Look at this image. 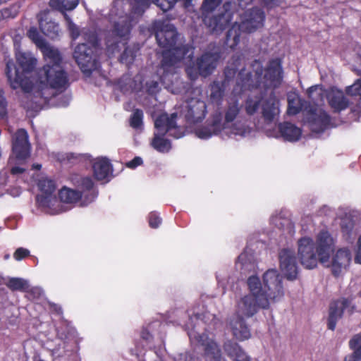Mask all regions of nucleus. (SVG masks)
<instances>
[{
  "label": "nucleus",
  "instance_id": "1",
  "mask_svg": "<svg viewBox=\"0 0 361 361\" xmlns=\"http://www.w3.org/2000/svg\"><path fill=\"white\" fill-rule=\"evenodd\" d=\"M334 250L335 240L326 230L318 233L315 242L309 237L301 238L298 241V258L305 269H314L319 262L330 267L332 274L338 277L349 266L351 255L347 249H339L333 255L329 264L330 257Z\"/></svg>",
  "mask_w": 361,
  "mask_h": 361
},
{
  "label": "nucleus",
  "instance_id": "2",
  "mask_svg": "<svg viewBox=\"0 0 361 361\" xmlns=\"http://www.w3.org/2000/svg\"><path fill=\"white\" fill-rule=\"evenodd\" d=\"M262 279L263 284L257 276H250L247 279L250 293L237 302L235 314L243 317H252L259 310L269 309L270 300L275 302L283 298L282 277L276 269H268Z\"/></svg>",
  "mask_w": 361,
  "mask_h": 361
},
{
  "label": "nucleus",
  "instance_id": "3",
  "mask_svg": "<svg viewBox=\"0 0 361 361\" xmlns=\"http://www.w3.org/2000/svg\"><path fill=\"white\" fill-rule=\"evenodd\" d=\"M149 30L155 36L158 45L164 49L159 68V71H162L160 80L164 82L167 77L175 73L178 63L188 56L190 47L183 44L176 45L178 33L176 27L164 20H154Z\"/></svg>",
  "mask_w": 361,
  "mask_h": 361
},
{
  "label": "nucleus",
  "instance_id": "4",
  "mask_svg": "<svg viewBox=\"0 0 361 361\" xmlns=\"http://www.w3.org/2000/svg\"><path fill=\"white\" fill-rule=\"evenodd\" d=\"M250 68L251 71H249L242 68L238 74L236 85L240 87V91H252L261 87L265 90L276 89L281 85L283 71L280 59L269 60L265 68L260 61L255 59Z\"/></svg>",
  "mask_w": 361,
  "mask_h": 361
},
{
  "label": "nucleus",
  "instance_id": "5",
  "mask_svg": "<svg viewBox=\"0 0 361 361\" xmlns=\"http://www.w3.org/2000/svg\"><path fill=\"white\" fill-rule=\"evenodd\" d=\"M133 21L130 16L120 18L105 32L104 38L106 52L109 57L114 56L124 49L120 54L118 61L127 66L133 63L140 51L138 44L128 45L133 27Z\"/></svg>",
  "mask_w": 361,
  "mask_h": 361
},
{
  "label": "nucleus",
  "instance_id": "6",
  "mask_svg": "<svg viewBox=\"0 0 361 361\" xmlns=\"http://www.w3.org/2000/svg\"><path fill=\"white\" fill-rule=\"evenodd\" d=\"M16 58L18 66L10 58V56H4L5 74L8 82L13 90L21 87L25 93L20 99V106L24 109L29 111L32 108V105L30 102L31 94H29L32 90V85L25 76V73H30L35 69L37 60L30 54L20 51L16 54Z\"/></svg>",
  "mask_w": 361,
  "mask_h": 361
},
{
  "label": "nucleus",
  "instance_id": "7",
  "mask_svg": "<svg viewBox=\"0 0 361 361\" xmlns=\"http://www.w3.org/2000/svg\"><path fill=\"white\" fill-rule=\"evenodd\" d=\"M47 63L37 72L41 92L47 88L63 91L69 85L67 73L61 66L62 56L57 49L46 44L42 49ZM41 97L47 98L43 92Z\"/></svg>",
  "mask_w": 361,
  "mask_h": 361
},
{
  "label": "nucleus",
  "instance_id": "8",
  "mask_svg": "<svg viewBox=\"0 0 361 361\" xmlns=\"http://www.w3.org/2000/svg\"><path fill=\"white\" fill-rule=\"evenodd\" d=\"M222 1L203 0L200 7L202 20L212 34H221L231 24L233 18V4L231 1H226L218 13H214Z\"/></svg>",
  "mask_w": 361,
  "mask_h": 361
},
{
  "label": "nucleus",
  "instance_id": "9",
  "mask_svg": "<svg viewBox=\"0 0 361 361\" xmlns=\"http://www.w3.org/2000/svg\"><path fill=\"white\" fill-rule=\"evenodd\" d=\"M265 19V12L258 6L245 10L240 14V23L235 22L227 31L225 44L231 49H235L240 43L241 32H255L264 26Z\"/></svg>",
  "mask_w": 361,
  "mask_h": 361
},
{
  "label": "nucleus",
  "instance_id": "10",
  "mask_svg": "<svg viewBox=\"0 0 361 361\" xmlns=\"http://www.w3.org/2000/svg\"><path fill=\"white\" fill-rule=\"evenodd\" d=\"M72 182L76 189L63 187L60 190L59 195L61 200L66 203H75L82 200L87 205L92 202L98 195V190L91 177L75 176L73 177Z\"/></svg>",
  "mask_w": 361,
  "mask_h": 361
},
{
  "label": "nucleus",
  "instance_id": "11",
  "mask_svg": "<svg viewBox=\"0 0 361 361\" xmlns=\"http://www.w3.org/2000/svg\"><path fill=\"white\" fill-rule=\"evenodd\" d=\"M262 102V115L264 121L271 123L279 114V100L275 92L271 91L269 96L263 98L262 96L255 98L248 97L245 100V109L248 116L254 115L258 110Z\"/></svg>",
  "mask_w": 361,
  "mask_h": 361
},
{
  "label": "nucleus",
  "instance_id": "12",
  "mask_svg": "<svg viewBox=\"0 0 361 361\" xmlns=\"http://www.w3.org/2000/svg\"><path fill=\"white\" fill-rule=\"evenodd\" d=\"M96 51L97 49L88 47L86 43L78 44L75 48L73 58L81 71L85 74H91L99 67V63Z\"/></svg>",
  "mask_w": 361,
  "mask_h": 361
},
{
  "label": "nucleus",
  "instance_id": "13",
  "mask_svg": "<svg viewBox=\"0 0 361 361\" xmlns=\"http://www.w3.org/2000/svg\"><path fill=\"white\" fill-rule=\"evenodd\" d=\"M12 152L18 161H25L30 156L29 135L24 128H19L12 136Z\"/></svg>",
  "mask_w": 361,
  "mask_h": 361
},
{
  "label": "nucleus",
  "instance_id": "14",
  "mask_svg": "<svg viewBox=\"0 0 361 361\" xmlns=\"http://www.w3.org/2000/svg\"><path fill=\"white\" fill-rule=\"evenodd\" d=\"M279 263L281 271L289 281H294L298 274V267L295 252L290 249H283L279 252Z\"/></svg>",
  "mask_w": 361,
  "mask_h": 361
},
{
  "label": "nucleus",
  "instance_id": "15",
  "mask_svg": "<svg viewBox=\"0 0 361 361\" xmlns=\"http://www.w3.org/2000/svg\"><path fill=\"white\" fill-rule=\"evenodd\" d=\"M220 57L219 53L210 51L204 52L197 57L195 66L199 70L200 76L204 78L209 76L216 69Z\"/></svg>",
  "mask_w": 361,
  "mask_h": 361
},
{
  "label": "nucleus",
  "instance_id": "16",
  "mask_svg": "<svg viewBox=\"0 0 361 361\" xmlns=\"http://www.w3.org/2000/svg\"><path fill=\"white\" fill-rule=\"evenodd\" d=\"M185 118L188 123H197L201 122L207 114V106L204 102L191 98L187 102Z\"/></svg>",
  "mask_w": 361,
  "mask_h": 361
},
{
  "label": "nucleus",
  "instance_id": "17",
  "mask_svg": "<svg viewBox=\"0 0 361 361\" xmlns=\"http://www.w3.org/2000/svg\"><path fill=\"white\" fill-rule=\"evenodd\" d=\"M228 327L233 338L239 341L248 340L251 337L250 328L241 316L234 314L229 319Z\"/></svg>",
  "mask_w": 361,
  "mask_h": 361
},
{
  "label": "nucleus",
  "instance_id": "18",
  "mask_svg": "<svg viewBox=\"0 0 361 361\" xmlns=\"http://www.w3.org/2000/svg\"><path fill=\"white\" fill-rule=\"evenodd\" d=\"M350 304L351 300L345 298H341L331 302L327 322L329 329L332 331L335 329L338 320L342 317L344 310L348 308Z\"/></svg>",
  "mask_w": 361,
  "mask_h": 361
},
{
  "label": "nucleus",
  "instance_id": "19",
  "mask_svg": "<svg viewBox=\"0 0 361 361\" xmlns=\"http://www.w3.org/2000/svg\"><path fill=\"white\" fill-rule=\"evenodd\" d=\"M198 342L204 348V355L207 361H221L222 359L221 350L218 343L206 335H199Z\"/></svg>",
  "mask_w": 361,
  "mask_h": 361
},
{
  "label": "nucleus",
  "instance_id": "20",
  "mask_svg": "<svg viewBox=\"0 0 361 361\" xmlns=\"http://www.w3.org/2000/svg\"><path fill=\"white\" fill-rule=\"evenodd\" d=\"M176 118V113H173L170 116L166 113L159 115L154 121V127L157 131V133L161 136H165L167 133L176 129L178 128Z\"/></svg>",
  "mask_w": 361,
  "mask_h": 361
},
{
  "label": "nucleus",
  "instance_id": "21",
  "mask_svg": "<svg viewBox=\"0 0 361 361\" xmlns=\"http://www.w3.org/2000/svg\"><path fill=\"white\" fill-rule=\"evenodd\" d=\"M93 176L97 180H104L111 176L113 166L109 159L100 157L96 159L92 164Z\"/></svg>",
  "mask_w": 361,
  "mask_h": 361
},
{
  "label": "nucleus",
  "instance_id": "22",
  "mask_svg": "<svg viewBox=\"0 0 361 361\" xmlns=\"http://www.w3.org/2000/svg\"><path fill=\"white\" fill-rule=\"evenodd\" d=\"M224 350L232 361H252V357L236 342L227 341L224 343Z\"/></svg>",
  "mask_w": 361,
  "mask_h": 361
},
{
  "label": "nucleus",
  "instance_id": "23",
  "mask_svg": "<svg viewBox=\"0 0 361 361\" xmlns=\"http://www.w3.org/2000/svg\"><path fill=\"white\" fill-rule=\"evenodd\" d=\"M278 129L281 136L286 141L296 142L302 135V130L290 122L280 123Z\"/></svg>",
  "mask_w": 361,
  "mask_h": 361
},
{
  "label": "nucleus",
  "instance_id": "24",
  "mask_svg": "<svg viewBox=\"0 0 361 361\" xmlns=\"http://www.w3.org/2000/svg\"><path fill=\"white\" fill-rule=\"evenodd\" d=\"M330 123V116L323 111L312 116L310 121V126L312 131L319 133L324 132L329 126Z\"/></svg>",
  "mask_w": 361,
  "mask_h": 361
},
{
  "label": "nucleus",
  "instance_id": "25",
  "mask_svg": "<svg viewBox=\"0 0 361 361\" xmlns=\"http://www.w3.org/2000/svg\"><path fill=\"white\" fill-rule=\"evenodd\" d=\"M329 104L335 112H340L347 109L349 106L348 99L342 92H333L328 97Z\"/></svg>",
  "mask_w": 361,
  "mask_h": 361
},
{
  "label": "nucleus",
  "instance_id": "26",
  "mask_svg": "<svg viewBox=\"0 0 361 361\" xmlns=\"http://www.w3.org/2000/svg\"><path fill=\"white\" fill-rule=\"evenodd\" d=\"M39 27L42 32L49 38L54 39L59 36V25L51 20H48L47 18H40Z\"/></svg>",
  "mask_w": 361,
  "mask_h": 361
},
{
  "label": "nucleus",
  "instance_id": "27",
  "mask_svg": "<svg viewBox=\"0 0 361 361\" xmlns=\"http://www.w3.org/2000/svg\"><path fill=\"white\" fill-rule=\"evenodd\" d=\"M353 353L345 356V361H361V332L355 335L349 341Z\"/></svg>",
  "mask_w": 361,
  "mask_h": 361
},
{
  "label": "nucleus",
  "instance_id": "28",
  "mask_svg": "<svg viewBox=\"0 0 361 361\" xmlns=\"http://www.w3.org/2000/svg\"><path fill=\"white\" fill-rule=\"evenodd\" d=\"M303 107V100L298 94H293L288 96L287 114L295 116L299 114Z\"/></svg>",
  "mask_w": 361,
  "mask_h": 361
},
{
  "label": "nucleus",
  "instance_id": "29",
  "mask_svg": "<svg viewBox=\"0 0 361 361\" xmlns=\"http://www.w3.org/2000/svg\"><path fill=\"white\" fill-rule=\"evenodd\" d=\"M152 147L159 152L166 153L169 152L171 148V142L164 138L158 133L154 134V137L151 142Z\"/></svg>",
  "mask_w": 361,
  "mask_h": 361
},
{
  "label": "nucleus",
  "instance_id": "30",
  "mask_svg": "<svg viewBox=\"0 0 361 361\" xmlns=\"http://www.w3.org/2000/svg\"><path fill=\"white\" fill-rule=\"evenodd\" d=\"M226 85L222 82L214 81L211 85L210 99L212 102L220 104L222 102Z\"/></svg>",
  "mask_w": 361,
  "mask_h": 361
},
{
  "label": "nucleus",
  "instance_id": "31",
  "mask_svg": "<svg viewBox=\"0 0 361 361\" xmlns=\"http://www.w3.org/2000/svg\"><path fill=\"white\" fill-rule=\"evenodd\" d=\"M79 3V0H50L49 5L51 8L63 12L73 10Z\"/></svg>",
  "mask_w": 361,
  "mask_h": 361
},
{
  "label": "nucleus",
  "instance_id": "32",
  "mask_svg": "<svg viewBox=\"0 0 361 361\" xmlns=\"http://www.w3.org/2000/svg\"><path fill=\"white\" fill-rule=\"evenodd\" d=\"M240 111V107L238 102L235 100L232 102H228V106L225 110L224 121L226 123L233 122Z\"/></svg>",
  "mask_w": 361,
  "mask_h": 361
},
{
  "label": "nucleus",
  "instance_id": "33",
  "mask_svg": "<svg viewBox=\"0 0 361 361\" xmlns=\"http://www.w3.org/2000/svg\"><path fill=\"white\" fill-rule=\"evenodd\" d=\"M227 123L222 122V114L221 112H216L212 116V119L207 123L209 128L214 135H217L226 128Z\"/></svg>",
  "mask_w": 361,
  "mask_h": 361
},
{
  "label": "nucleus",
  "instance_id": "34",
  "mask_svg": "<svg viewBox=\"0 0 361 361\" xmlns=\"http://www.w3.org/2000/svg\"><path fill=\"white\" fill-rule=\"evenodd\" d=\"M233 63L231 66H228L224 68V79L222 81L225 85H228L231 80L234 79L238 71V64L240 63V59L238 56L236 59L233 57Z\"/></svg>",
  "mask_w": 361,
  "mask_h": 361
},
{
  "label": "nucleus",
  "instance_id": "35",
  "mask_svg": "<svg viewBox=\"0 0 361 361\" xmlns=\"http://www.w3.org/2000/svg\"><path fill=\"white\" fill-rule=\"evenodd\" d=\"M82 37L85 41V43L87 44L88 47H92L94 49H97L99 46V39L98 37V35L95 31L86 30H83L82 32Z\"/></svg>",
  "mask_w": 361,
  "mask_h": 361
},
{
  "label": "nucleus",
  "instance_id": "36",
  "mask_svg": "<svg viewBox=\"0 0 361 361\" xmlns=\"http://www.w3.org/2000/svg\"><path fill=\"white\" fill-rule=\"evenodd\" d=\"M27 37L33 42L36 46L40 49L45 47L47 42L45 39L39 35L36 27H30L27 32Z\"/></svg>",
  "mask_w": 361,
  "mask_h": 361
},
{
  "label": "nucleus",
  "instance_id": "37",
  "mask_svg": "<svg viewBox=\"0 0 361 361\" xmlns=\"http://www.w3.org/2000/svg\"><path fill=\"white\" fill-rule=\"evenodd\" d=\"M143 111L142 109H135L130 118V126L135 129L140 128L143 125Z\"/></svg>",
  "mask_w": 361,
  "mask_h": 361
},
{
  "label": "nucleus",
  "instance_id": "38",
  "mask_svg": "<svg viewBox=\"0 0 361 361\" xmlns=\"http://www.w3.org/2000/svg\"><path fill=\"white\" fill-rule=\"evenodd\" d=\"M40 191L42 193L53 195L56 190L55 182L51 179H42L38 183Z\"/></svg>",
  "mask_w": 361,
  "mask_h": 361
},
{
  "label": "nucleus",
  "instance_id": "39",
  "mask_svg": "<svg viewBox=\"0 0 361 361\" xmlns=\"http://www.w3.org/2000/svg\"><path fill=\"white\" fill-rule=\"evenodd\" d=\"M26 282L24 279L20 278H11L6 283V286L10 290H24L26 287Z\"/></svg>",
  "mask_w": 361,
  "mask_h": 361
},
{
  "label": "nucleus",
  "instance_id": "40",
  "mask_svg": "<svg viewBox=\"0 0 361 361\" xmlns=\"http://www.w3.org/2000/svg\"><path fill=\"white\" fill-rule=\"evenodd\" d=\"M19 9V5L13 4L8 8L0 10V12L1 13V14H0V17L1 19L14 18L18 14Z\"/></svg>",
  "mask_w": 361,
  "mask_h": 361
},
{
  "label": "nucleus",
  "instance_id": "41",
  "mask_svg": "<svg viewBox=\"0 0 361 361\" xmlns=\"http://www.w3.org/2000/svg\"><path fill=\"white\" fill-rule=\"evenodd\" d=\"M63 16L67 23V27L70 32L72 39H76L80 36V30L78 26L73 22L71 17L68 14L64 13Z\"/></svg>",
  "mask_w": 361,
  "mask_h": 361
},
{
  "label": "nucleus",
  "instance_id": "42",
  "mask_svg": "<svg viewBox=\"0 0 361 361\" xmlns=\"http://www.w3.org/2000/svg\"><path fill=\"white\" fill-rule=\"evenodd\" d=\"M8 117V101L5 97L4 90L0 87V119Z\"/></svg>",
  "mask_w": 361,
  "mask_h": 361
},
{
  "label": "nucleus",
  "instance_id": "43",
  "mask_svg": "<svg viewBox=\"0 0 361 361\" xmlns=\"http://www.w3.org/2000/svg\"><path fill=\"white\" fill-rule=\"evenodd\" d=\"M178 0H150L155 4L164 12H166L172 9Z\"/></svg>",
  "mask_w": 361,
  "mask_h": 361
},
{
  "label": "nucleus",
  "instance_id": "44",
  "mask_svg": "<svg viewBox=\"0 0 361 361\" xmlns=\"http://www.w3.org/2000/svg\"><path fill=\"white\" fill-rule=\"evenodd\" d=\"M150 0H134L133 11L135 14H142L149 6Z\"/></svg>",
  "mask_w": 361,
  "mask_h": 361
},
{
  "label": "nucleus",
  "instance_id": "45",
  "mask_svg": "<svg viewBox=\"0 0 361 361\" xmlns=\"http://www.w3.org/2000/svg\"><path fill=\"white\" fill-rule=\"evenodd\" d=\"M195 134L199 138L201 139H208L214 135L207 124L196 129Z\"/></svg>",
  "mask_w": 361,
  "mask_h": 361
},
{
  "label": "nucleus",
  "instance_id": "46",
  "mask_svg": "<svg viewBox=\"0 0 361 361\" xmlns=\"http://www.w3.org/2000/svg\"><path fill=\"white\" fill-rule=\"evenodd\" d=\"M346 93L351 96H361V80L357 79L346 89Z\"/></svg>",
  "mask_w": 361,
  "mask_h": 361
},
{
  "label": "nucleus",
  "instance_id": "47",
  "mask_svg": "<svg viewBox=\"0 0 361 361\" xmlns=\"http://www.w3.org/2000/svg\"><path fill=\"white\" fill-rule=\"evenodd\" d=\"M51 197L52 195L42 193V195H37L36 202L41 207H48L50 205Z\"/></svg>",
  "mask_w": 361,
  "mask_h": 361
},
{
  "label": "nucleus",
  "instance_id": "48",
  "mask_svg": "<svg viewBox=\"0 0 361 361\" xmlns=\"http://www.w3.org/2000/svg\"><path fill=\"white\" fill-rule=\"evenodd\" d=\"M149 225L152 228H157L161 223V219L159 214L155 212L149 213L148 216Z\"/></svg>",
  "mask_w": 361,
  "mask_h": 361
},
{
  "label": "nucleus",
  "instance_id": "49",
  "mask_svg": "<svg viewBox=\"0 0 361 361\" xmlns=\"http://www.w3.org/2000/svg\"><path fill=\"white\" fill-rule=\"evenodd\" d=\"M145 89L148 94H156L159 91V82L155 80H149L145 83Z\"/></svg>",
  "mask_w": 361,
  "mask_h": 361
},
{
  "label": "nucleus",
  "instance_id": "50",
  "mask_svg": "<svg viewBox=\"0 0 361 361\" xmlns=\"http://www.w3.org/2000/svg\"><path fill=\"white\" fill-rule=\"evenodd\" d=\"M185 72L191 80H195L199 75H200V73H199V70L197 67L195 66V63H194L192 65L188 66L185 68Z\"/></svg>",
  "mask_w": 361,
  "mask_h": 361
},
{
  "label": "nucleus",
  "instance_id": "51",
  "mask_svg": "<svg viewBox=\"0 0 361 361\" xmlns=\"http://www.w3.org/2000/svg\"><path fill=\"white\" fill-rule=\"evenodd\" d=\"M30 255V251L24 247H18L13 253V257L17 261H20Z\"/></svg>",
  "mask_w": 361,
  "mask_h": 361
},
{
  "label": "nucleus",
  "instance_id": "52",
  "mask_svg": "<svg viewBox=\"0 0 361 361\" xmlns=\"http://www.w3.org/2000/svg\"><path fill=\"white\" fill-rule=\"evenodd\" d=\"M259 1L269 10L279 6L281 3V0H259Z\"/></svg>",
  "mask_w": 361,
  "mask_h": 361
},
{
  "label": "nucleus",
  "instance_id": "53",
  "mask_svg": "<svg viewBox=\"0 0 361 361\" xmlns=\"http://www.w3.org/2000/svg\"><path fill=\"white\" fill-rule=\"evenodd\" d=\"M143 164V161L141 157H135L130 161L126 164V166L131 169H135L137 166H140Z\"/></svg>",
  "mask_w": 361,
  "mask_h": 361
},
{
  "label": "nucleus",
  "instance_id": "54",
  "mask_svg": "<svg viewBox=\"0 0 361 361\" xmlns=\"http://www.w3.org/2000/svg\"><path fill=\"white\" fill-rule=\"evenodd\" d=\"M252 2L253 0H235L233 4H237L238 9L243 11ZM233 11L235 12V5H233Z\"/></svg>",
  "mask_w": 361,
  "mask_h": 361
},
{
  "label": "nucleus",
  "instance_id": "55",
  "mask_svg": "<svg viewBox=\"0 0 361 361\" xmlns=\"http://www.w3.org/2000/svg\"><path fill=\"white\" fill-rule=\"evenodd\" d=\"M355 262L361 264V235L357 240V249L356 251Z\"/></svg>",
  "mask_w": 361,
  "mask_h": 361
},
{
  "label": "nucleus",
  "instance_id": "56",
  "mask_svg": "<svg viewBox=\"0 0 361 361\" xmlns=\"http://www.w3.org/2000/svg\"><path fill=\"white\" fill-rule=\"evenodd\" d=\"M25 171V169L24 168L20 167V166H13L11 169V173L12 175H18L22 174Z\"/></svg>",
  "mask_w": 361,
  "mask_h": 361
},
{
  "label": "nucleus",
  "instance_id": "57",
  "mask_svg": "<svg viewBox=\"0 0 361 361\" xmlns=\"http://www.w3.org/2000/svg\"><path fill=\"white\" fill-rule=\"evenodd\" d=\"M141 338L144 340L148 341L152 338V336L147 329H143L141 332Z\"/></svg>",
  "mask_w": 361,
  "mask_h": 361
},
{
  "label": "nucleus",
  "instance_id": "58",
  "mask_svg": "<svg viewBox=\"0 0 361 361\" xmlns=\"http://www.w3.org/2000/svg\"><path fill=\"white\" fill-rule=\"evenodd\" d=\"M318 89L317 85H313L309 87L307 90V94L309 98H312L313 97V92L316 91Z\"/></svg>",
  "mask_w": 361,
  "mask_h": 361
},
{
  "label": "nucleus",
  "instance_id": "59",
  "mask_svg": "<svg viewBox=\"0 0 361 361\" xmlns=\"http://www.w3.org/2000/svg\"><path fill=\"white\" fill-rule=\"evenodd\" d=\"M33 168L35 169L39 170L41 169V165L40 164H34Z\"/></svg>",
  "mask_w": 361,
  "mask_h": 361
},
{
  "label": "nucleus",
  "instance_id": "60",
  "mask_svg": "<svg viewBox=\"0 0 361 361\" xmlns=\"http://www.w3.org/2000/svg\"><path fill=\"white\" fill-rule=\"evenodd\" d=\"M192 1V0H185V4H190Z\"/></svg>",
  "mask_w": 361,
  "mask_h": 361
},
{
  "label": "nucleus",
  "instance_id": "61",
  "mask_svg": "<svg viewBox=\"0 0 361 361\" xmlns=\"http://www.w3.org/2000/svg\"><path fill=\"white\" fill-rule=\"evenodd\" d=\"M71 157H73V154H71L70 156H68V159H71Z\"/></svg>",
  "mask_w": 361,
  "mask_h": 361
},
{
  "label": "nucleus",
  "instance_id": "62",
  "mask_svg": "<svg viewBox=\"0 0 361 361\" xmlns=\"http://www.w3.org/2000/svg\"><path fill=\"white\" fill-rule=\"evenodd\" d=\"M1 4H2V1H1V0H0V5H1Z\"/></svg>",
  "mask_w": 361,
  "mask_h": 361
}]
</instances>
